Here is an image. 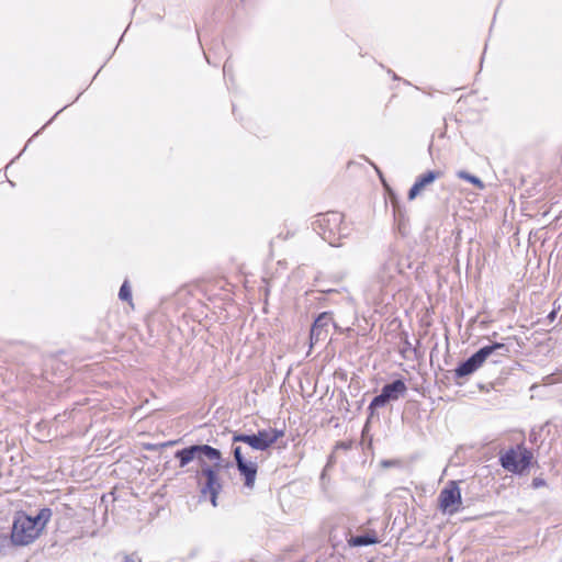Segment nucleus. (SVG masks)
<instances>
[{"mask_svg":"<svg viewBox=\"0 0 562 562\" xmlns=\"http://www.w3.org/2000/svg\"><path fill=\"white\" fill-rule=\"evenodd\" d=\"M52 510L42 508L35 517L19 513L13 521L11 542L14 546H27L32 543L45 528L50 519Z\"/></svg>","mask_w":562,"mask_h":562,"instance_id":"f257e3e1","label":"nucleus"},{"mask_svg":"<svg viewBox=\"0 0 562 562\" xmlns=\"http://www.w3.org/2000/svg\"><path fill=\"white\" fill-rule=\"evenodd\" d=\"M175 458L179 460L180 468H186L189 463L196 461L199 470L195 471V476L200 481L203 467H213L214 463L215 467H218L222 453L209 445H194L176 451Z\"/></svg>","mask_w":562,"mask_h":562,"instance_id":"f03ea898","label":"nucleus"},{"mask_svg":"<svg viewBox=\"0 0 562 562\" xmlns=\"http://www.w3.org/2000/svg\"><path fill=\"white\" fill-rule=\"evenodd\" d=\"M508 352V347L501 342L482 347L454 370V375L457 378L468 376L480 369L488 358H492L493 363H497L499 358L507 356Z\"/></svg>","mask_w":562,"mask_h":562,"instance_id":"7ed1b4c3","label":"nucleus"},{"mask_svg":"<svg viewBox=\"0 0 562 562\" xmlns=\"http://www.w3.org/2000/svg\"><path fill=\"white\" fill-rule=\"evenodd\" d=\"M344 215L339 212H327L318 215L314 222V229L330 246H338L339 239L347 235V227L342 225Z\"/></svg>","mask_w":562,"mask_h":562,"instance_id":"20e7f679","label":"nucleus"},{"mask_svg":"<svg viewBox=\"0 0 562 562\" xmlns=\"http://www.w3.org/2000/svg\"><path fill=\"white\" fill-rule=\"evenodd\" d=\"M283 436V431L277 429H263L254 435H234V442L247 443L250 448L265 451L271 447L277 440Z\"/></svg>","mask_w":562,"mask_h":562,"instance_id":"39448f33","label":"nucleus"},{"mask_svg":"<svg viewBox=\"0 0 562 562\" xmlns=\"http://www.w3.org/2000/svg\"><path fill=\"white\" fill-rule=\"evenodd\" d=\"M532 458L533 456L530 450L522 446H517L501 457V464L509 472L521 473L530 465Z\"/></svg>","mask_w":562,"mask_h":562,"instance_id":"423d86ee","label":"nucleus"},{"mask_svg":"<svg viewBox=\"0 0 562 562\" xmlns=\"http://www.w3.org/2000/svg\"><path fill=\"white\" fill-rule=\"evenodd\" d=\"M462 505L461 490L456 481H450L440 491L438 497L439 509L443 514L454 515Z\"/></svg>","mask_w":562,"mask_h":562,"instance_id":"0eeeda50","label":"nucleus"},{"mask_svg":"<svg viewBox=\"0 0 562 562\" xmlns=\"http://www.w3.org/2000/svg\"><path fill=\"white\" fill-rule=\"evenodd\" d=\"M221 469V464L215 467H203V472L200 473V480L202 477L205 479L204 483L201 484V493L203 495H210V499L212 505L215 507L217 505V495L222 491V483L218 476V471Z\"/></svg>","mask_w":562,"mask_h":562,"instance_id":"6e6552de","label":"nucleus"},{"mask_svg":"<svg viewBox=\"0 0 562 562\" xmlns=\"http://www.w3.org/2000/svg\"><path fill=\"white\" fill-rule=\"evenodd\" d=\"M406 391L407 387L403 380H396L390 384H385L382 387L381 394L371 401L369 408L373 411L376 407L384 406L390 401H396L404 396Z\"/></svg>","mask_w":562,"mask_h":562,"instance_id":"1a4fd4ad","label":"nucleus"},{"mask_svg":"<svg viewBox=\"0 0 562 562\" xmlns=\"http://www.w3.org/2000/svg\"><path fill=\"white\" fill-rule=\"evenodd\" d=\"M234 457L236 460L237 469L240 474L244 476V484L247 488H252L255 486L258 465L256 462L246 460V458L241 453L240 447L234 448Z\"/></svg>","mask_w":562,"mask_h":562,"instance_id":"9d476101","label":"nucleus"},{"mask_svg":"<svg viewBox=\"0 0 562 562\" xmlns=\"http://www.w3.org/2000/svg\"><path fill=\"white\" fill-rule=\"evenodd\" d=\"M331 317L328 313H322L318 315V317L315 319L314 324L311 328L310 339L311 345L318 342L319 340H324L327 336V326L330 323Z\"/></svg>","mask_w":562,"mask_h":562,"instance_id":"9b49d317","label":"nucleus"},{"mask_svg":"<svg viewBox=\"0 0 562 562\" xmlns=\"http://www.w3.org/2000/svg\"><path fill=\"white\" fill-rule=\"evenodd\" d=\"M442 176L441 171H427L426 173L419 176L413 187L408 191V200L413 201L420 191L428 184L432 183L435 180L439 179Z\"/></svg>","mask_w":562,"mask_h":562,"instance_id":"f8f14e48","label":"nucleus"},{"mask_svg":"<svg viewBox=\"0 0 562 562\" xmlns=\"http://www.w3.org/2000/svg\"><path fill=\"white\" fill-rule=\"evenodd\" d=\"M376 542H378V538L374 535H369V533L351 537L348 540V544L350 547H363V546L375 544Z\"/></svg>","mask_w":562,"mask_h":562,"instance_id":"ddd939ff","label":"nucleus"},{"mask_svg":"<svg viewBox=\"0 0 562 562\" xmlns=\"http://www.w3.org/2000/svg\"><path fill=\"white\" fill-rule=\"evenodd\" d=\"M457 177L460 178V179H463L470 183H472L473 186H475L477 189L480 190H483L484 189V183L483 181L476 177V176H473L464 170H460L457 172Z\"/></svg>","mask_w":562,"mask_h":562,"instance_id":"4468645a","label":"nucleus"},{"mask_svg":"<svg viewBox=\"0 0 562 562\" xmlns=\"http://www.w3.org/2000/svg\"><path fill=\"white\" fill-rule=\"evenodd\" d=\"M119 297L122 300V301H126V302H132V291H131V288L128 285V282L127 281H124L121 289H120V292H119Z\"/></svg>","mask_w":562,"mask_h":562,"instance_id":"2eb2a0df","label":"nucleus"},{"mask_svg":"<svg viewBox=\"0 0 562 562\" xmlns=\"http://www.w3.org/2000/svg\"><path fill=\"white\" fill-rule=\"evenodd\" d=\"M546 485V481L543 479H540V477H535L532 480V486L535 488H539V487H542Z\"/></svg>","mask_w":562,"mask_h":562,"instance_id":"dca6fc26","label":"nucleus"}]
</instances>
